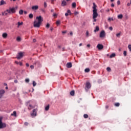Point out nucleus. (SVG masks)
Returning a JSON list of instances; mask_svg holds the SVG:
<instances>
[{
  "label": "nucleus",
  "instance_id": "obj_36",
  "mask_svg": "<svg viewBox=\"0 0 131 131\" xmlns=\"http://www.w3.org/2000/svg\"><path fill=\"white\" fill-rule=\"evenodd\" d=\"M61 21L60 20L56 21V25H60Z\"/></svg>",
  "mask_w": 131,
  "mask_h": 131
},
{
  "label": "nucleus",
  "instance_id": "obj_33",
  "mask_svg": "<svg viewBox=\"0 0 131 131\" xmlns=\"http://www.w3.org/2000/svg\"><path fill=\"white\" fill-rule=\"evenodd\" d=\"M83 117H84V118H88L89 115L88 114H84Z\"/></svg>",
  "mask_w": 131,
  "mask_h": 131
},
{
  "label": "nucleus",
  "instance_id": "obj_25",
  "mask_svg": "<svg viewBox=\"0 0 131 131\" xmlns=\"http://www.w3.org/2000/svg\"><path fill=\"white\" fill-rule=\"evenodd\" d=\"M72 7L76 8V3L75 2L72 3Z\"/></svg>",
  "mask_w": 131,
  "mask_h": 131
},
{
  "label": "nucleus",
  "instance_id": "obj_12",
  "mask_svg": "<svg viewBox=\"0 0 131 131\" xmlns=\"http://www.w3.org/2000/svg\"><path fill=\"white\" fill-rule=\"evenodd\" d=\"M67 68H71L72 67V63L71 62H68L67 63Z\"/></svg>",
  "mask_w": 131,
  "mask_h": 131
},
{
  "label": "nucleus",
  "instance_id": "obj_14",
  "mask_svg": "<svg viewBox=\"0 0 131 131\" xmlns=\"http://www.w3.org/2000/svg\"><path fill=\"white\" fill-rule=\"evenodd\" d=\"M32 10H38V6L36 5V6H33L32 7Z\"/></svg>",
  "mask_w": 131,
  "mask_h": 131
},
{
  "label": "nucleus",
  "instance_id": "obj_7",
  "mask_svg": "<svg viewBox=\"0 0 131 131\" xmlns=\"http://www.w3.org/2000/svg\"><path fill=\"white\" fill-rule=\"evenodd\" d=\"M36 19L38 20V22H39L40 23H41V22L43 21V19H42V17H41V16H37Z\"/></svg>",
  "mask_w": 131,
  "mask_h": 131
},
{
  "label": "nucleus",
  "instance_id": "obj_17",
  "mask_svg": "<svg viewBox=\"0 0 131 131\" xmlns=\"http://www.w3.org/2000/svg\"><path fill=\"white\" fill-rule=\"evenodd\" d=\"M21 25H23V22H18L17 23V27L19 28L20 27V26H21Z\"/></svg>",
  "mask_w": 131,
  "mask_h": 131
},
{
  "label": "nucleus",
  "instance_id": "obj_16",
  "mask_svg": "<svg viewBox=\"0 0 131 131\" xmlns=\"http://www.w3.org/2000/svg\"><path fill=\"white\" fill-rule=\"evenodd\" d=\"M99 30H100V28H99V26H96L94 31V32H97V31H99Z\"/></svg>",
  "mask_w": 131,
  "mask_h": 131
},
{
  "label": "nucleus",
  "instance_id": "obj_62",
  "mask_svg": "<svg viewBox=\"0 0 131 131\" xmlns=\"http://www.w3.org/2000/svg\"><path fill=\"white\" fill-rule=\"evenodd\" d=\"M65 16H66V17H67V16H68V13H65Z\"/></svg>",
  "mask_w": 131,
  "mask_h": 131
},
{
  "label": "nucleus",
  "instance_id": "obj_46",
  "mask_svg": "<svg viewBox=\"0 0 131 131\" xmlns=\"http://www.w3.org/2000/svg\"><path fill=\"white\" fill-rule=\"evenodd\" d=\"M47 3L45 2L44 3V7L47 8Z\"/></svg>",
  "mask_w": 131,
  "mask_h": 131
},
{
  "label": "nucleus",
  "instance_id": "obj_48",
  "mask_svg": "<svg viewBox=\"0 0 131 131\" xmlns=\"http://www.w3.org/2000/svg\"><path fill=\"white\" fill-rule=\"evenodd\" d=\"M28 124H29L28 122H25V123H24V125H26V126H27V125H28Z\"/></svg>",
  "mask_w": 131,
  "mask_h": 131
},
{
  "label": "nucleus",
  "instance_id": "obj_20",
  "mask_svg": "<svg viewBox=\"0 0 131 131\" xmlns=\"http://www.w3.org/2000/svg\"><path fill=\"white\" fill-rule=\"evenodd\" d=\"M6 5V2H5L4 0H2L1 1V5Z\"/></svg>",
  "mask_w": 131,
  "mask_h": 131
},
{
  "label": "nucleus",
  "instance_id": "obj_44",
  "mask_svg": "<svg viewBox=\"0 0 131 131\" xmlns=\"http://www.w3.org/2000/svg\"><path fill=\"white\" fill-rule=\"evenodd\" d=\"M117 4L118 6H119V5H120V1L119 0H118L117 2Z\"/></svg>",
  "mask_w": 131,
  "mask_h": 131
},
{
  "label": "nucleus",
  "instance_id": "obj_55",
  "mask_svg": "<svg viewBox=\"0 0 131 131\" xmlns=\"http://www.w3.org/2000/svg\"><path fill=\"white\" fill-rule=\"evenodd\" d=\"M111 7H112V8H113L114 7V4L112 3L111 4Z\"/></svg>",
  "mask_w": 131,
  "mask_h": 131
},
{
  "label": "nucleus",
  "instance_id": "obj_40",
  "mask_svg": "<svg viewBox=\"0 0 131 131\" xmlns=\"http://www.w3.org/2000/svg\"><path fill=\"white\" fill-rule=\"evenodd\" d=\"M29 81H30V80L29 78H27L25 79L26 82H29Z\"/></svg>",
  "mask_w": 131,
  "mask_h": 131
},
{
  "label": "nucleus",
  "instance_id": "obj_60",
  "mask_svg": "<svg viewBox=\"0 0 131 131\" xmlns=\"http://www.w3.org/2000/svg\"><path fill=\"white\" fill-rule=\"evenodd\" d=\"M87 47H88V48H90V47H91V45L88 44Z\"/></svg>",
  "mask_w": 131,
  "mask_h": 131
},
{
  "label": "nucleus",
  "instance_id": "obj_1",
  "mask_svg": "<svg viewBox=\"0 0 131 131\" xmlns=\"http://www.w3.org/2000/svg\"><path fill=\"white\" fill-rule=\"evenodd\" d=\"M93 18L94 19L93 22H96V21H97L96 18L97 17H98V12H97V11H98V10H97V5H96V4H95V3H93Z\"/></svg>",
  "mask_w": 131,
  "mask_h": 131
},
{
  "label": "nucleus",
  "instance_id": "obj_21",
  "mask_svg": "<svg viewBox=\"0 0 131 131\" xmlns=\"http://www.w3.org/2000/svg\"><path fill=\"white\" fill-rule=\"evenodd\" d=\"M116 54L115 53H112L110 56V58H114V57H115Z\"/></svg>",
  "mask_w": 131,
  "mask_h": 131
},
{
  "label": "nucleus",
  "instance_id": "obj_11",
  "mask_svg": "<svg viewBox=\"0 0 131 131\" xmlns=\"http://www.w3.org/2000/svg\"><path fill=\"white\" fill-rule=\"evenodd\" d=\"M34 65H37V67H41V64H40L39 61H35Z\"/></svg>",
  "mask_w": 131,
  "mask_h": 131
},
{
  "label": "nucleus",
  "instance_id": "obj_58",
  "mask_svg": "<svg viewBox=\"0 0 131 131\" xmlns=\"http://www.w3.org/2000/svg\"><path fill=\"white\" fill-rule=\"evenodd\" d=\"M56 16H57V14L54 13V14H53V17H56Z\"/></svg>",
  "mask_w": 131,
  "mask_h": 131
},
{
  "label": "nucleus",
  "instance_id": "obj_63",
  "mask_svg": "<svg viewBox=\"0 0 131 131\" xmlns=\"http://www.w3.org/2000/svg\"><path fill=\"white\" fill-rule=\"evenodd\" d=\"M15 63L18 65V64H19V62H18V61H15Z\"/></svg>",
  "mask_w": 131,
  "mask_h": 131
},
{
  "label": "nucleus",
  "instance_id": "obj_37",
  "mask_svg": "<svg viewBox=\"0 0 131 131\" xmlns=\"http://www.w3.org/2000/svg\"><path fill=\"white\" fill-rule=\"evenodd\" d=\"M36 85V82L34 81H33V86H35Z\"/></svg>",
  "mask_w": 131,
  "mask_h": 131
},
{
  "label": "nucleus",
  "instance_id": "obj_22",
  "mask_svg": "<svg viewBox=\"0 0 131 131\" xmlns=\"http://www.w3.org/2000/svg\"><path fill=\"white\" fill-rule=\"evenodd\" d=\"M49 109H50V105H48L46 107H45V110L46 111H48Z\"/></svg>",
  "mask_w": 131,
  "mask_h": 131
},
{
  "label": "nucleus",
  "instance_id": "obj_34",
  "mask_svg": "<svg viewBox=\"0 0 131 131\" xmlns=\"http://www.w3.org/2000/svg\"><path fill=\"white\" fill-rule=\"evenodd\" d=\"M6 11H7V13L8 14H11V13H12V12L11 11L10 8L9 9H7Z\"/></svg>",
  "mask_w": 131,
  "mask_h": 131
},
{
  "label": "nucleus",
  "instance_id": "obj_31",
  "mask_svg": "<svg viewBox=\"0 0 131 131\" xmlns=\"http://www.w3.org/2000/svg\"><path fill=\"white\" fill-rule=\"evenodd\" d=\"M84 72H86V73L90 72V69H89V68H86V69L84 70Z\"/></svg>",
  "mask_w": 131,
  "mask_h": 131
},
{
  "label": "nucleus",
  "instance_id": "obj_18",
  "mask_svg": "<svg viewBox=\"0 0 131 131\" xmlns=\"http://www.w3.org/2000/svg\"><path fill=\"white\" fill-rule=\"evenodd\" d=\"M8 11L6 10V11H5L4 12L2 13V15L3 16H7L8 15Z\"/></svg>",
  "mask_w": 131,
  "mask_h": 131
},
{
  "label": "nucleus",
  "instance_id": "obj_64",
  "mask_svg": "<svg viewBox=\"0 0 131 131\" xmlns=\"http://www.w3.org/2000/svg\"><path fill=\"white\" fill-rule=\"evenodd\" d=\"M24 14H25L26 15V14H27V11H24Z\"/></svg>",
  "mask_w": 131,
  "mask_h": 131
},
{
  "label": "nucleus",
  "instance_id": "obj_39",
  "mask_svg": "<svg viewBox=\"0 0 131 131\" xmlns=\"http://www.w3.org/2000/svg\"><path fill=\"white\" fill-rule=\"evenodd\" d=\"M46 27V28H50V24H47Z\"/></svg>",
  "mask_w": 131,
  "mask_h": 131
},
{
  "label": "nucleus",
  "instance_id": "obj_61",
  "mask_svg": "<svg viewBox=\"0 0 131 131\" xmlns=\"http://www.w3.org/2000/svg\"><path fill=\"white\" fill-rule=\"evenodd\" d=\"M33 42H35L36 41V39H33Z\"/></svg>",
  "mask_w": 131,
  "mask_h": 131
},
{
  "label": "nucleus",
  "instance_id": "obj_43",
  "mask_svg": "<svg viewBox=\"0 0 131 131\" xmlns=\"http://www.w3.org/2000/svg\"><path fill=\"white\" fill-rule=\"evenodd\" d=\"M123 55L125 57L126 56V51H124V52H123Z\"/></svg>",
  "mask_w": 131,
  "mask_h": 131
},
{
  "label": "nucleus",
  "instance_id": "obj_2",
  "mask_svg": "<svg viewBox=\"0 0 131 131\" xmlns=\"http://www.w3.org/2000/svg\"><path fill=\"white\" fill-rule=\"evenodd\" d=\"M41 23L39 21H35L34 22V27H36L37 28H39L40 27Z\"/></svg>",
  "mask_w": 131,
  "mask_h": 131
},
{
  "label": "nucleus",
  "instance_id": "obj_42",
  "mask_svg": "<svg viewBox=\"0 0 131 131\" xmlns=\"http://www.w3.org/2000/svg\"><path fill=\"white\" fill-rule=\"evenodd\" d=\"M128 48L129 49V51L131 52V45H128Z\"/></svg>",
  "mask_w": 131,
  "mask_h": 131
},
{
  "label": "nucleus",
  "instance_id": "obj_19",
  "mask_svg": "<svg viewBox=\"0 0 131 131\" xmlns=\"http://www.w3.org/2000/svg\"><path fill=\"white\" fill-rule=\"evenodd\" d=\"M123 15L122 14H119L118 15V19H122Z\"/></svg>",
  "mask_w": 131,
  "mask_h": 131
},
{
  "label": "nucleus",
  "instance_id": "obj_6",
  "mask_svg": "<svg viewBox=\"0 0 131 131\" xmlns=\"http://www.w3.org/2000/svg\"><path fill=\"white\" fill-rule=\"evenodd\" d=\"M23 58V52H19L18 55H17V59H21Z\"/></svg>",
  "mask_w": 131,
  "mask_h": 131
},
{
  "label": "nucleus",
  "instance_id": "obj_45",
  "mask_svg": "<svg viewBox=\"0 0 131 131\" xmlns=\"http://www.w3.org/2000/svg\"><path fill=\"white\" fill-rule=\"evenodd\" d=\"M98 83H101V82H102V80L99 79V80H98Z\"/></svg>",
  "mask_w": 131,
  "mask_h": 131
},
{
  "label": "nucleus",
  "instance_id": "obj_41",
  "mask_svg": "<svg viewBox=\"0 0 131 131\" xmlns=\"http://www.w3.org/2000/svg\"><path fill=\"white\" fill-rule=\"evenodd\" d=\"M89 32L87 31L86 32V37H89Z\"/></svg>",
  "mask_w": 131,
  "mask_h": 131
},
{
  "label": "nucleus",
  "instance_id": "obj_10",
  "mask_svg": "<svg viewBox=\"0 0 131 131\" xmlns=\"http://www.w3.org/2000/svg\"><path fill=\"white\" fill-rule=\"evenodd\" d=\"M18 9V7H16L15 8H10V11H11V13H16V10Z\"/></svg>",
  "mask_w": 131,
  "mask_h": 131
},
{
  "label": "nucleus",
  "instance_id": "obj_56",
  "mask_svg": "<svg viewBox=\"0 0 131 131\" xmlns=\"http://www.w3.org/2000/svg\"><path fill=\"white\" fill-rule=\"evenodd\" d=\"M14 82H15V83H17L18 82V80H15Z\"/></svg>",
  "mask_w": 131,
  "mask_h": 131
},
{
  "label": "nucleus",
  "instance_id": "obj_23",
  "mask_svg": "<svg viewBox=\"0 0 131 131\" xmlns=\"http://www.w3.org/2000/svg\"><path fill=\"white\" fill-rule=\"evenodd\" d=\"M16 111H14L13 113L12 114H11V116H15L16 117Z\"/></svg>",
  "mask_w": 131,
  "mask_h": 131
},
{
  "label": "nucleus",
  "instance_id": "obj_27",
  "mask_svg": "<svg viewBox=\"0 0 131 131\" xmlns=\"http://www.w3.org/2000/svg\"><path fill=\"white\" fill-rule=\"evenodd\" d=\"M29 17L30 19H32V18H33V14H32V13H30L29 15Z\"/></svg>",
  "mask_w": 131,
  "mask_h": 131
},
{
  "label": "nucleus",
  "instance_id": "obj_51",
  "mask_svg": "<svg viewBox=\"0 0 131 131\" xmlns=\"http://www.w3.org/2000/svg\"><path fill=\"white\" fill-rule=\"evenodd\" d=\"M30 108H34V106H33L31 104H30L29 105Z\"/></svg>",
  "mask_w": 131,
  "mask_h": 131
},
{
  "label": "nucleus",
  "instance_id": "obj_9",
  "mask_svg": "<svg viewBox=\"0 0 131 131\" xmlns=\"http://www.w3.org/2000/svg\"><path fill=\"white\" fill-rule=\"evenodd\" d=\"M97 48L98 49V50H103L104 46L102 45L101 44H98Z\"/></svg>",
  "mask_w": 131,
  "mask_h": 131
},
{
  "label": "nucleus",
  "instance_id": "obj_13",
  "mask_svg": "<svg viewBox=\"0 0 131 131\" xmlns=\"http://www.w3.org/2000/svg\"><path fill=\"white\" fill-rule=\"evenodd\" d=\"M67 3L64 0L62 1L61 3L62 7H65V6H67Z\"/></svg>",
  "mask_w": 131,
  "mask_h": 131
},
{
  "label": "nucleus",
  "instance_id": "obj_50",
  "mask_svg": "<svg viewBox=\"0 0 131 131\" xmlns=\"http://www.w3.org/2000/svg\"><path fill=\"white\" fill-rule=\"evenodd\" d=\"M68 14H71V11H70V10H68Z\"/></svg>",
  "mask_w": 131,
  "mask_h": 131
},
{
  "label": "nucleus",
  "instance_id": "obj_47",
  "mask_svg": "<svg viewBox=\"0 0 131 131\" xmlns=\"http://www.w3.org/2000/svg\"><path fill=\"white\" fill-rule=\"evenodd\" d=\"M109 29L111 31H112V30H113V28L112 27H110Z\"/></svg>",
  "mask_w": 131,
  "mask_h": 131
},
{
  "label": "nucleus",
  "instance_id": "obj_4",
  "mask_svg": "<svg viewBox=\"0 0 131 131\" xmlns=\"http://www.w3.org/2000/svg\"><path fill=\"white\" fill-rule=\"evenodd\" d=\"M36 112H37V109L35 108L33 110V113L31 114V116L32 117H35L36 116L37 114Z\"/></svg>",
  "mask_w": 131,
  "mask_h": 131
},
{
  "label": "nucleus",
  "instance_id": "obj_24",
  "mask_svg": "<svg viewBox=\"0 0 131 131\" xmlns=\"http://www.w3.org/2000/svg\"><path fill=\"white\" fill-rule=\"evenodd\" d=\"M23 13H24V11L23 10H20L19 11V15H23Z\"/></svg>",
  "mask_w": 131,
  "mask_h": 131
},
{
  "label": "nucleus",
  "instance_id": "obj_49",
  "mask_svg": "<svg viewBox=\"0 0 131 131\" xmlns=\"http://www.w3.org/2000/svg\"><path fill=\"white\" fill-rule=\"evenodd\" d=\"M30 68L31 69H33L34 68V66H33V65H31V66H30Z\"/></svg>",
  "mask_w": 131,
  "mask_h": 131
},
{
  "label": "nucleus",
  "instance_id": "obj_28",
  "mask_svg": "<svg viewBox=\"0 0 131 131\" xmlns=\"http://www.w3.org/2000/svg\"><path fill=\"white\" fill-rule=\"evenodd\" d=\"M106 70L108 72H111V68H110V67H107Z\"/></svg>",
  "mask_w": 131,
  "mask_h": 131
},
{
  "label": "nucleus",
  "instance_id": "obj_35",
  "mask_svg": "<svg viewBox=\"0 0 131 131\" xmlns=\"http://www.w3.org/2000/svg\"><path fill=\"white\" fill-rule=\"evenodd\" d=\"M4 93H5V90H1V95L2 96V95H3V94H4Z\"/></svg>",
  "mask_w": 131,
  "mask_h": 131
},
{
  "label": "nucleus",
  "instance_id": "obj_8",
  "mask_svg": "<svg viewBox=\"0 0 131 131\" xmlns=\"http://www.w3.org/2000/svg\"><path fill=\"white\" fill-rule=\"evenodd\" d=\"M106 33H105V31H102L100 33V37H104L105 36Z\"/></svg>",
  "mask_w": 131,
  "mask_h": 131
},
{
  "label": "nucleus",
  "instance_id": "obj_52",
  "mask_svg": "<svg viewBox=\"0 0 131 131\" xmlns=\"http://www.w3.org/2000/svg\"><path fill=\"white\" fill-rule=\"evenodd\" d=\"M19 64L20 65V66H22L23 65V63H22V62H19Z\"/></svg>",
  "mask_w": 131,
  "mask_h": 131
},
{
  "label": "nucleus",
  "instance_id": "obj_38",
  "mask_svg": "<svg viewBox=\"0 0 131 131\" xmlns=\"http://www.w3.org/2000/svg\"><path fill=\"white\" fill-rule=\"evenodd\" d=\"M117 37H120V33H119L116 34Z\"/></svg>",
  "mask_w": 131,
  "mask_h": 131
},
{
  "label": "nucleus",
  "instance_id": "obj_32",
  "mask_svg": "<svg viewBox=\"0 0 131 131\" xmlns=\"http://www.w3.org/2000/svg\"><path fill=\"white\" fill-rule=\"evenodd\" d=\"M17 41H21V38L20 37H17L16 38Z\"/></svg>",
  "mask_w": 131,
  "mask_h": 131
},
{
  "label": "nucleus",
  "instance_id": "obj_26",
  "mask_svg": "<svg viewBox=\"0 0 131 131\" xmlns=\"http://www.w3.org/2000/svg\"><path fill=\"white\" fill-rule=\"evenodd\" d=\"M74 94H75L74 90H73V91H72L70 92V95H71V96H74Z\"/></svg>",
  "mask_w": 131,
  "mask_h": 131
},
{
  "label": "nucleus",
  "instance_id": "obj_30",
  "mask_svg": "<svg viewBox=\"0 0 131 131\" xmlns=\"http://www.w3.org/2000/svg\"><path fill=\"white\" fill-rule=\"evenodd\" d=\"M120 105V104L118 102L115 103V106H116V107H119Z\"/></svg>",
  "mask_w": 131,
  "mask_h": 131
},
{
  "label": "nucleus",
  "instance_id": "obj_15",
  "mask_svg": "<svg viewBox=\"0 0 131 131\" xmlns=\"http://www.w3.org/2000/svg\"><path fill=\"white\" fill-rule=\"evenodd\" d=\"M2 36L3 38H7V37H8V34L4 33L2 34Z\"/></svg>",
  "mask_w": 131,
  "mask_h": 131
},
{
  "label": "nucleus",
  "instance_id": "obj_57",
  "mask_svg": "<svg viewBox=\"0 0 131 131\" xmlns=\"http://www.w3.org/2000/svg\"><path fill=\"white\" fill-rule=\"evenodd\" d=\"M66 32H67V31H62V33L63 34H64V33H66Z\"/></svg>",
  "mask_w": 131,
  "mask_h": 131
},
{
  "label": "nucleus",
  "instance_id": "obj_54",
  "mask_svg": "<svg viewBox=\"0 0 131 131\" xmlns=\"http://www.w3.org/2000/svg\"><path fill=\"white\" fill-rule=\"evenodd\" d=\"M78 12L77 11H75L74 14L75 15H78Z\"/></svg>",
  "mask_w": 131,
  "mask_h": 131
},
{
  "label": "nucleus",
  "instance_id": "obj_3",
  "mask_svg": "<svg viewBox=\"0 0 131 131\" xmlns=\"http://www.w3.org/2000/svg\"><path fill=\"white\" fill-rule=\"evenodd\" d=\"M3 118L1 117V128H5V127H7V124L6 123H4L2 122V119Z\"/></svg>",
  "mask_w": 131,
  "mask_h": 131
},
{
  "label": "nucleus",
  "instance_id": "obj_53",
  "mask_svg": "<svg viewBox=\"0 0 131 131\" xmlns=\"http://www.w3.org/2000/svg\"><path fill=\"white\" fill-rule=\"evenodd\" d=\"M26 66L27 67H29V64L28 63H26Z\"/></svg>",
  "mask_w": 131,
  "mask_h": 131
},
{
  "label": "nucleus",
  "instance_id": "obj_29",
  "mask_svg": "<svg viewBox=\"0 0 131 131\" xmlns=\"http://www.w3.org/2000/svg\"><path fill=\"white\" fill-rule=\"evenodd\" d=\"M114 19H113V18H111V17H109L108 18V21H109V22H111V21H114Z\"/></svg>",
  "mask_w": 131,
  "mask_h": 131
},
{
  "label": "nucleus",
  "instance_id": "obj_59",
  "mask_svg": "<svg viewBox=\"0 0 131 131\" xmlns=\"http://www.w3.org/2000/svg\"><path fill=\"white\" fill-rule=\"evenodd\" d=\"M127 6L128 7H129V6H130V3H127Z\"/></svg>",
  "mask_w": 131,
  "mask_h": 131
},
{
  "label": "nucleus",
  "instance_id": "obj_5",
  "mask_svg": "<svg viewBox=\"0 0 131 131\" xmlns=\"http://www.w3.org/2000/svg\"><path fill=\"white\" fill-rule=\"evenodd\" d=\"M85 86L86 88H85V90L86 92H88V90H89V89H91V87L92 86V85H91V83L86 82L85 84Z\"/></svg>",
  "mask_w": 131,
  "mask_h": 131
}]
</instances>
